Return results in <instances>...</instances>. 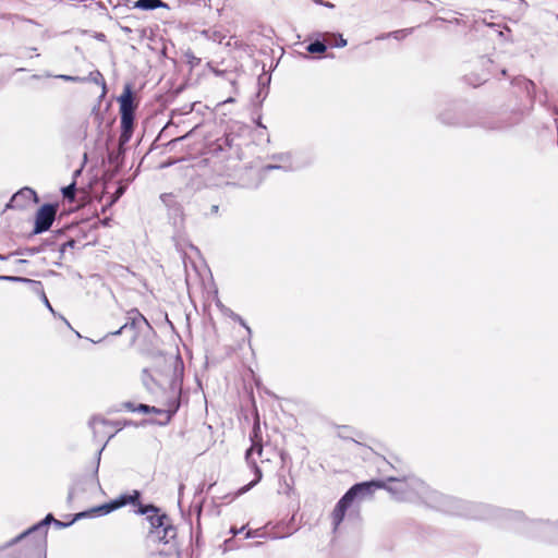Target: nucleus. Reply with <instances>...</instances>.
Here are the masks:
<instances>
[{
    "mask_svg": "<svg viewBox=\"0 0 558 558\" xmlns=\"http://www.w3.org/2000/svg\"><path fill=\"white\" fill-rule=\"evenodd\" d=\"M109 221H110L109 218H105L101 222H102L104 226H108Z\"/></svg>",
    "mask_w": 558,
    "mask_h": 558,
    "instance_id": "nucleus-51",
    "label": "nucleus"
},
{
    "mask_svg": "<svg viewBox=\"0 0 558 558\" xmlns=\"http://www.w3.org/2000/svg\"><path fill=\"white\" fill-rule=\"evenodd\" d=\"M73 498H74V489H73V488H71V489L69 490L68 498H66V501H68L69 506H71V505H72Z\"/></svg>",
    "mask_w": 558,
    "mask_h": 558,
    "instance_id": "nucleus-42",
    "label": "nucleus"
},
{
    "mask_svg": "<svg viewBox=\"0 0 558 558\" xmlns=\"http://www.w3.org/2000/svg\"><path fill=\"white\" fill-rule=\"evenodd\" d=\"M330 36L337 39L336 41L330 43L331 47L342 48L347 46L348 41L343 38L342 34H331Z\"/></svg>",
    "mask_w": 558,
    "mask_h": 558,
    "instance_id": "nucleus-30",
    "label": "nucleus"
},
{
    "mask_svg": "<svg viewBox=\"0 0 558 558\" xmlns=\"http://www.w3.org/2000/svg\"><path fill=\"white\" fill-rule=\"evenodd\" d=\"M557 19H558V15H557Z\"/></svg>",
    "mask_w": 558,
    "mask_h": 558,
    "instance_id": "nucleus-61",
    "label": "nucleus"
},
{
    "mask_svg": "<svg viewBox=\"0 0 558 558\" xmlns=\"http://www.w3.org/2000/svg\"><path fill=\"white\" fill-rule=\"evenodd\" d=\"M136 506L137 509L135 512L141 515H146V518H148V515L151 513L159 511V507L154 504H142L140 501V504H136Z\"/></svg>",
    "mask_w": 558,
    "mask_h": 558,
    "instance_id": "nucleus-23",
    "label": "nucleus"
},
{
    "mask_svg": "<svg viewBox=\"0 0 558 558\" xmlns=\"http://www.w3.org/2000/svg\"><path fill=\"white\" fill-rule=\"evenodd\" d=\"M120 116L135 114L137 102L135 101L133 87L131 83H126L122 94L118 97Z\"/></svg>",
    "mask_w": 558,
    "mask_h": 558,
    "instance_id": "nucleus-10",
    "label": "nucleus"
},
{
    "mask_svg": "<svg viewBox=\"0 0 558 558\" xmlns=\"http://www.w3.org/2000/svg\"><path fill=\"white\" fill-rule=\"evenodd\" d=\"M124 150L122 146H120L119 149L112 150L108 154V160L111 165H114L116 167H120L121 161L123 159Z\"/></svg>",
    "mask_w": 558,
    "mask_h": 558,
    "instance_id": "nucleus-26",
    "label": "nucleus"
},
{
    "mask_svg": "<svg viewBox=\"0 0 558 558\" xmlns=\"http://www.w3.org/2000/svg\"><path fill=\"white\" fill-rule=\"evenodd\" d=\"M390 37L391 36H390V32H389V33H384V34L378 35L375 39L376 40H385V39L390 38Z\"/></svg>",
    "mask_w": 558,
    "mask_h": 558,
    "instance_id": "nucleus-43",
    "label": "nucleus"
},
{
    "mask_svg": "<svg viewBox=\"0 0 558 558\" xmlns=\"http://www.w3.org/2000/svg\"><path fill=\"white\" fill-rule=\"evenodd\" d=\"M135 126V114L120 116V146L125 145L132 137Z\"/></svg>",
    "mask_w": 558,
    "mask_h": 558,
    "instance_id": "nucleus-12",
    "label": "nucleus"
},
{
    "mask_svg": "<svg viewBox=\"0 0 558 558\" xmlns=\"http://www.w3.org/2000/svg\"><path fill=\"white\" fill-rule=\"evenodd\" d=\"M86 78H88L87 82H93L101 86L102 93L100 95V99L104 98L107 93V85L102 74L98 70H96L90 72Z\"/></svg>",
    "mask_w": 558,
    "mask_h": 558,
    "instance_id": "nucleus-19",
    "label": "nucleus"
},
{
    "mask_svg": "<svg viewBox=\"0 0 558 558\" xmlns=\"http://www.w3.org/2000/svg\"><path fill=\"white\" fill-rule=\"evenodd\" d=\"M186 136H187V135H185V136H181V137H178V138L173 140V141H171L169 144H171V143H175V142H179V141H182V140H184Z\"/></svg>",
    "mask_w": 558,
    "mask_h": 558,
    "instance_id": "nucleus-50",
    "label": "nucleus"
},
{
    "mask_svg": "<svg viewBox=\"0 0 558 558\" xmlns=\"http://www.w3.org/2000/svg\"><path fill=\"white\" fill-rule=\"evenodd\" d=\"M219 211V206L218 205H211L210 207V215H217Z\"/></svg>",
    "mask_w": 558,
    "mask_h": 558,
    "instance_id": "nucleus-46",
    "label": "nucleus"
},
{
    "mask_svg": "<svg viewBox=\"0 0 558 558\" xmlns=\"http://www.w3.org/2000/svg\"><path fill=\"white\" fill-rule=\"evenodd\" d=\"M521 82L523 83V87L526 90V94L531 98H533V94L535 92V84H534V82H532L530 80H526V78H522Z\"/></svg>",
    "mask_w": 558,
    "mask_h": 558,
    "instance_id": "nucleus-32",
    "label": "nucleus"
},
{
    "mask_svg": "<svg viewBox=\"0 0 558 558\" xmlns=\"http://www.w3.org/2000/svg\"><path fill=\"white\" fill-rule=\"evenodd\" d=\"M428 505L444 513L466 517L471 519L507 518L521 520L523 513L520 511L498 509L487 504L463 500L453 496L433 490L427 496Z\"/></svg>",
    "mask_w": 558,
    "mask_h": 558,
    "instance_id": "nucleus-1",
    "label": "nucleus"
},
{
    "mask_svg": "<svg viewBox=\"0 0 558 558\" xmlns=\"http://www.w3.org/2000/svg\"><path fill=\"white\" fill-rule=\"evenodd\" d=\"M25 284L28 286L29 290L34 293V294H37L38 296H40L43 293H45V290H44V284L41 281H38V280H33V279H29V278H26Z\"/></svg>",
    "mask_w": 558,
    "mask_h": 558,
    "instance_id": "nucleus-25",
    "label": "nucleus"
},
{
    "mask_svg": "<svg viewBox=\"0 0 558 558\" xmlns=\"http://www.w3.org/2000/svg\"><path fill=\"white\" fill-rule=\"evenodd\" d=\"M124 191H125L124 187L119 186L114 193L113 202H116L118 198H120L123 195Z\"/></svg>",
    "mask_w": 558,
    "mask_h": 558,
    "instance_id": "nucleus-39",
    "label": "nucleus"
},
{
    "mask_svg": "<svg viewBox=\"0 0 558 558\" xmlns=\"http://www.w3.org/2000/svg\"><path fill=\"white\" fill-rule=\"evenodd\" d=\"M58 210V205L46 203L41 205L35 215L33 234H40L50 229Z\"/></svg>",
    "mask_w": 558,
    "mask_h": 558,
    "instance_id": "nucleus-8",
    "label": "nucleus"
},
{
    "mask_svg": "<svg viewBox=\"0 0 558 558\" xmlns=\"http://www.w3.org/2000/svg\"><path fill=\"white\" fill-rule=\"evenodd\" d=\"M501 74H502V75H506V74H507V70H506V69H502V70H501Z\"/></svg>",
    "mask_w": 558,
    "mask_h": 558,
    "instance_id": "nucleus-59",
    "label": "nucleus"
},
{
    "mask_svg": "<svg viewBox=\"0 0 558 558\" xmlns=\"http://www.w3.org/2000/svg\"><path fill=\"white\" fill-rule=\"evenodd\" d=\"M148 379L153 380L149 376L146 369L143 371V383L148 388Z\"/></svg>",
    "mask_w": 558,
    "mask_h": 558,
    "instance_id": "nucleus-41",
    "label": "nucleus"
},
{
    "mask_svg": "<svg viewBox=\"0 0 558 558\" xmlns=\"http://www.w3.org/2000/svg\"><path fill=\"white\" fill-rule=\"evenodd\" d=\"M247 463H248V465H251L253 468L254 473H255V478L250 484L240 488V490H239L240 494H244V493L248 492L253 486H255L258 482H260V480L263 477L262 470L258 468V465L256 464V462L254 460H252L250 458V462H247Z\"/></svg>",
    "mask_w": 558,
    "mask_h": 558,
    "instance_id": "nucleus-18",
    "label": "nucleus"
},
{
    "mask_svg": "<svg viewBox=\"0 0 558 558\" xmlns=\"http://www.w3.org/2000/svg\"><path fill=\"white\" fill-rule=\"evenodd\" d=\"M225 311V313L234 322L239 323L243 328H245L248 337L252 336V329L251 327L246 324V322L236 313H234L233 311H231L230 308H226L223 306H221Z\"/></svg>",
    "mask_w": 558,
    "mask_h": 558,
    "instance_id": "nucleus-22",
    "label": "nucleus"
},
{
    "mask_svg": "<svg viewBox=\"0 0 558 558\" xmlns=\"http://www.w3.org/2000/svg\"><path fill=\"white\" fill-rule=\"evenodd\" d=\"M32 197L37 198L36 192L31 187H22L20 191L12 195L11 199L5 205V209L22 208Z\"/></svg>",
    "mask_w": 558,
    "mask_h": 558,
    "instance_id": "nucleus-13",
    "label": "nucleus"
},
{
    "mask_svg": "<svg viewBox=\"0 0 558 558\" xmlns=\"http://www.w3.org/2000/svg\"><path fill=\"white\" fill-rule=\"evenodd\" d=\"M136 407L137 405L131 401H126V402L122 403V408L130 412H137Z\"/></svg>",
    "mask_w": 558,
    "mask_h": 558,
    "instance_id": "nucleus-36",
    "label": "nucleus"
},
{
    "mask_svg": "<svg viewBox=\"0 0 558 558\" xmlns=\"http://www.w3.org/2000/svg\"><path fill=\"white\" fill-rule=\"evenodd\" d=\"M82 513H84V511H81V512H77L75 514L72 515V519L69 521V522H63V521H60V520H57L56 519V522H54V526L57 529H66L69 526H71L72 524H74L76 521L78 520H82V519H90V518H96V514H87V515H84V517H80Z\"/></svg>",
    "mask_w": 558,
    "mask_h": 558,
    "instance_id": "nucleus-20",
    "label": "nucleus"
},
{
    "mask_svg": "<svg viewBox=\"0 0 558 558\" xmlns=\"http://www.w3.org/2000/svg\"><path fill=\"white\" fill-rule=\"evenodd\" d=\"M290 157H291V155L289 153L274 156L275 159H278L279 161H282V162L288 161L290 159Z\"/></svg>",
    "mask_w": 558,
    "mask_h": 558,
    "instance_id": "nucleus-38",
    "label": "nucleus"
},
{
    "mask_svg": "<svg viewBox=\"0 0 558 558\" xmlns=\"http://www.w3.org/2000/svg\"><path fill=\"white\" fill-rule=\"evenodd\" d=\"M39 299L41 300V302L44 303V305H45V306H46V307H47V308H48V310H49L53 315H56V312H54V310H53L52 305L50 304V302H49V300H48V298H47L46 293H43V294L39 296Z\"/></svg>",
    "mask_w": 558,
    "mask_h": 558,
    "instance_id": "nucleus-35",
    "label": "nucleus"
},
{
    "mask_svg": "<svg viewBox=\"0 0 558 558\" xmlns=\"http://www.w3.org/2000/svg\"><path fill=\"white\" fill-rule=\"evenodd\" d=\"M142 325L149 326L148 320L137 308H133L128 313V322L123 324L118 330L110 332L109 335H121V332L129 327L140 330L142 329Z\"/></svg>",
    "mask_w": 558,
    "mask_h": 558,
    "instance_id": "nucleus-11",
    "label": "nucleus"
},
{
    "mask_svg": "<svg viewBox=\"0 0 558 558\" xmlns=\"http://www.w3.org/2000/svg\"><path fill=\"white\" fill-rule=\"evenodd\" d=\"M166 197H168V195H167V194L161 195V199H162L163 202H166Z\"/></svg>",
    "mask_w": 558,
    "mask_h": 558,
    "instance_id": "nucleus-57",
    "label": "nucleus"
},
{
    "mask_svg": "<svg viewBox=\"0 0 558 558\" xmlns=\"http://www.w3.org/2000/svg\"><path fill=\"white\" fill-rule=\"evenodd\" d=\"M251 447L245 452L246 462H250V457L256 452L258 456L263 452L262 432L258 424H255L250 436Z\"/></svg>",
    "mask_w": 558,
    "mask_h": 558,
    "instance_id": "nucleus-14",
    "label": "nucleus"
},
{
    "mask_svg": "<svg viewBox=\"0 0 558 558\" xmlns=\"http://www.w3.org/2000/svg\"><path fill=\"white\" fill-rule=\"evenodd\" d=\"M16 263H19V264H25V263H27V260H26V259H19Z\"/></svg>",
    "mask_w": 558,
    "mask_h": 558,
    "instance_id": "nucleus-55",
    "label": "nucleus"
},
{
    "mask_svg": "<svg viewBox=\"0 0 558 558\" xmlns=\"http://www.w3.org/2000/svg\"><path fill=\"white\" fill-rule=\"evenodd\" d=\"M233 101H234V99H233L232 97H230V98H228V99L226 100V102H233Z\"/></svg>",
    "mask_w": 558,
    "mask_h": 558,
    "instance_id": "nucleus-56",
    "label": "nucleus"
},
{
    "mask_svg": "<svg viewBox=\"0 0 558 558\" xmlns=\"http://www.w3.org/2000/svg\"><path fill=\"white\" fill-rule=\"evenodd\" d=\"M12 254H9V255H2L0 254V260H7L9 259V257L11 256Z\"/></svg>",
    "mask_w": 558,
    "mask_h": 558,
    "instance_id": "nucleus-49",
    "label": "nucleus"
},
{
    "mask_svg": "<svg viewBox=\"0 0 558 558\" xmlns=\"http://www.w3.org/2000/svg\"><path fill=\"white\" fill-rule=\"evenodd\" d=\"M193 59H191L190 61V64H193L194 60H196V57H192ZM199 62V59H197V63Z\"/></svg>",
    "mask_w": 558,
    "mask_h": 558,
    "instance_id": "nucleus-52",
    "label": "nucleus"
},
{
    "mask_svg": "<svg viewBox=\"0 0 558 558\" xmlns=\"http://www.w3.org/2000/svg\"><path fill=\"white\" fill-rule=\"evenodd\" d=\"M438 120L449 126H454L460 124L459 114L453 107H448L444 111H441L438 116Z\"/></svg>",
    "mask_w": 558,
    "mask_h": 558,
    "instance_id": "nucleus-16",
    "label": "nucleus"
},
{
    "mask_svg": "<svg viewBox=\"0 0 558 558\" xmlns=\"http://www.w3.org/2000/svg\"><path fill=\"white\" fill-rule=\"evenodd\" d=\"M105 446H102L96 453V466H95V474L98 473V470H99V463H100V458H101V453H102V450H104Z\"/></svg>",
    "mask_w": 558,
    "mask_h": 558,
    "instance_id": "nucleus-37",
    "label": "nucleus"
},
{
    "mask_svg": "<svg viewBox=\"0 0 558 558\" xmlns=\"http://www.w3.org/2000/svg\"><path fill=\"white\" fill-rule=\"evenodd\" d=\"M193 59H191L190 61V64H193L194 60H196V57H192ZM199 62V59H197V63Z\"/></svg>",
    "mask_w": 558,
    "mask_h": 558,
    "instance_id": "nucleus-53",
    "label": "nucleus"
},
{
    "mask_svg": "<svg viewBox=\"0 0 558 558\" xmlns=\"http://www.w3.org/2000/svg\"><path fill=\"white\" fill-rule=\"evenodd\" d=\"M26 277L20 276H9V275H0V281H9V282H21L24 283Z\"/></svg>",
    "mask_w": 558,
    "mask_h": 558,
    "instance_id": "nucleus-33",
    "label": "nucleus"
},
{
    "mask_svg": "<svg viewBox=\"0 0 558 558\" xmlns=\"http://www.w3.org/2000/svg\"><path fill=\"white\" fill-rule=\"evenodd\" d=\"M90 226L86 222V221H81L78 223H75V225H70L65 228H62L60 230H58V234L61 235V234H65L66 232L70 234V238L66 240V242H64L61 246H60V257H62L64 255V252L68 247L70 248H74L76 243H77V240L75 239V236H78L80 234L83 235V238H87V233H86V230L89 229Z\"/></svg>",
    "mask_w": 558,
    "mask_h": 558,
    "instance_id": "nucleus-9",
    "label": "nucleus"
},
{
    "mask_svg": "<svg viewBox=\"0 0 558 558\" xmlns=\"http://www.w3.org/2000/svg\"><path fill=\"white\" fill-rule=\"evenodd\" d=\"M140 500L141 493L138 490H133L132 494H122L113 500L84 510V513H82L80 517H84L87 514H96V517L107 515L112 511L120 509L126 505L136 506V504H140Z\"/></svg>",
    "mask_w": 558,
    "mask_h": 558,
    "instance_id": "nucleus-6",
    "label": "nucleus"
},
{
    "mask_svg": "<svg viewBox=\"0 0 558 558\" xmlns=\"http://www.w3.org/2000/svg\"><path fill=\"white\" fill-rule=\"evenodd\" d=\"M36 50H37V48H35V47L24 48L23 52L20 54V57H29V58H32V56L28 54V51H36Z\"/></svg>",
    "mask_w": 558,
    "mask_h": 558,
    "instance_id": "nucleus-40",
    "label": "nucleus"
},
{
    "mask_svg": "<svg viewBox=\"0 0 558 558\" xmlns=\"http://www.w3.org/2000/svg\"><path fill=\"white\" fill-rule=\"evenodd\" d=\"M133 8L143 11H153L159 8L169 9V5L162 0H136Z\"/></svg>",
    "mask_w": 558,
    "mask_h": 558,
    "instance_id": "nucleus-17",
    "label": "nucleus"
},
{
    "mask_svg": "<svg viewBox=\"0 0 558 558\" xmlns=\"http://www.w3.org/2000/svg\"><path fill=\"white\" fill-rule=\"evenodd\" d=\"M56 518L52 513L46 514V517L40 520L39 522L35 523L31 527H28L26 531L21 533L20 535L15 536L8 543H5L3 546L0 547V550L7 549L23 539L29 537L27 542V547L29 553H36L40 555V553L46 548L47 544V527L50 524H54Z\"/></svg>",
    "mask_w": 558,
    "mask_h": 558,
    "instance_id": "nucleus-4",
    "label": "nucleus"
},
{
    "mask_svg": "<svg viewBox=\"0 0 558 558\" xmlns=\"http://www.w3.org/2000/svg\"><path fill=\"white\" fill-rule=\"evenodd\" d=\"M413 28H404L390 32V36L397 40H402L412 33Z\"/></svg>",
    "mask_w": 558,
    "mask_h": 558,
    "instance_id": "nucleus-29",
    "label": "nucleus"
},
{
    "mask_svg": "<svg viewBox=\"0 0 558 558\" xmlns=\"http://www.w3.org/2000/svg\"><path fill=\"white\" fill-rule=\"evenodd\" d=\"M43 77H54V78L62 80L64 82H72V83H85L88 80L85 76H74V75H68V74L53 75L49 71H45L43 74H33L31 76L32 80H40Z\"/></svg>",
    "mask_w": 558,
    "mask_h": 558,
    "instance_id": "nucleus-15",
    "label": "nucleus"
},
{
    "mask_svg": "<svg viewBox=\"0 0 558 558\" xmlns=\"http://www.w3.org/2000/svg\"><path fill=\"white\" fill-rule=\"evenodd\" d=\"M531 524L535 525V526H539L544 530H550V531L558 527V522L551 523L549 521H543V520L532 521Z\"/></svg>",
    "mask_w": 558,
    "mask_h": 558,
    "instance_id": "nucleus-28",
    "label": "nucleus"
},
{
    "mask_svg": "<svg viewBox=\"0 0 558 558\" xmlns=\"http://www.w3.org/2000/svg\"><path fill=\"white\" fill-rule=\"evenodd\" d=\"M15 71H16V72H22V71H25V69H24V68H19V69H16Z\"/></svg>",
    "mask_w": 558,
    "mask_h": 558,
    "instance_id": "nucleus-58",
    "label": "nucleus"
},
{
    "mask_svg": "<svg viewBox=\"0 0 558 558\" xmlns=\"http://www.w3.org/2000/svg\"><path fill=\"white\" fill-rule=\"evenodd\" d=\"M244 530V526H242L241 529H235V527H232L230 530V532L233 534V535H238L239 533H241L242 531Z\"/></svg>",
    "mask_w": 558,
    "mask_h": 558,
    "instance_id": "nucleus-47",
    "label": "nucleus"
},
{
    "mask_svg": "<svg viewBox=\"0 0 558 558\" xmlns=\"http://www.w3.org/2000/svg\"><path fill=\"white\" fill-rule=\"evenodd\" d=\"M233 137L231 135H225L218 140L219 149H223L225 147H232Z\"/></svg>",
    "mask_w": 558,
    "mask_h": 558,
    "instance_id": "nucleus-31",
    "label": "nucleus"
},
{
    "mask_svg": "<svg viewBox=\"0 0 558 558\" xmlns=\"http://www.w3.org/2000/svg\"><path fill=\"white\" fill-rule=\"evenodd\" d=\"M282 167L281 166H278V165H268L266 166V169L267 170H274V169H281Z\"/></svg>",
    "mask_w": 558,
    "mask_h": 558,
    "instance_id": "nucleus-48",
    "label": "nucleus"
},
{
    "mask_svg": "<svg viewBox=\"0 0 558 558\" xmlns=\"http://www.w3.org/2000/svg\"><path fill=\"white\" fill-rule=\"evenodd\" d=\"M193 59H191L190 61V64H193L194 60H196V57H192ZM199 62V59H197V63Z\"/></svg>",
    "mask_w": 558,
    "mask_h": 558,
    "instance_id": "nucleus-54",
    "label": "nucleus"
},
{
    "mask_svg": "<svg viewBox=\"0 0 558 558\" xmlns=\"http://www.w3.org/2000/svg\"><path fill=\"white\" fill-rule=\"evenodd\" d=\"M107 422L106 420L104 418H99V417H93L89 420V427L94 430V433L96 434V427L98 425H105Z\"/></svg>",
    "mask_w": 558,
    "mask_h": 558,
    "instance_id": "nucleus-34",
    "label": "nucleus"
},
{
    "mask_svg": "<svg viewBox=\"0 0 558 558\" xmlns=\"http://www.w3.org/2000/svg\"><path fill=\"white\" fill-rule=\"evenodd\" d=\"M27 251H28L29 255H35L37 253H40L41 248L40 247H31Z\"/></svg>",
    "mask_w": 558,
    "mask_h": 558,
    "instance_id": "nucleus-45",
    "label": "nucleus"
},
{
    "mask_svg": "<svg viewBox=\"0 0 558 558\" xmlns=\"http://www.w3.org/2000/svg\"><path fill=\"white\" fill-rule=\"evenodd\" d=\"M381 487H386V482L381 480H371L352 485L339 499L333 508V531H336L342 523L348 509L353 505L354 501H361L371 497L376 489Z\"/></svg>",
    "mask_w": 558,
    "mask_h": 558,
    "instance_id": "nucleus-2",
    "label": "nucleus"
},
{
    "mask_svg": "<svg viewBox=\"0 0 558 558\" xmlns=\"http://www.w3.org/2000/svg\"><path fill=\"white\" fill-rule=\"evenodd\" d=\"M251 536H252V535H251V533L248 532V533L246 534L245 538H250Z\"/></svg>",
    "mask_w": 558,
    "mask_h": 558,
    "instance_id": "nucleus-60",
    "label": "nucleus"
},
{
    "mask_svg": "<svg viewBox=\"0 0 558 558\" xmlns=\"http://www.w3.org/2000/svg\"><path fill=\"white\" fill-rule=\"evenodd\" d=\"M218 1H219V0H204L205 5H207V7H209V8H211V7L216 5V4H218Z\"/></svg>",
    "mask_w": 558,
    "mask_h": 558,
    "instance_id": "nucleus-44",
    "label": "nucleus"
},
{
    "mask_svg": "<svg viewBox=\"0 0 558 558\" xmlns=\"http://www.w3.org/2000/svg\"><path fill=\"white\" fill-rule=\"evenodd\" d=\"M417 481L414 477H397L389 476L387 478L386 487H383L389 492L396 499L405 500L409 498L410 490L414 489Z\"/></svg>",
    "mask_w": 558,
    "mask_h": 558,
    "instance_id": "nucleus-7",
    "label": "nucleus"
},
{
    "mask_svg": "<svg viewBox=\"0 0 558 558\" xmlns=\"http://www.w3.org/2000/svg\"><path fill=\"white\" fill-rule=\"evenodd\" d=\"M177 363L181 364V371L178 372V368L175 367L173 371V376L170 381V390L172 396L168 398L167 401V408L166 409H159L156 407H151L148 404L140 403L136 407L137 412L149 414L155 413L163 416L162 421H159V425H167L170 423L173 415L179 411L181 405V392H182V383H183V373H182V362L179 360Z\"/></svg>",
    "mask_w": 558,
    "mask_h": 558,
    "instance_id": "nucleus-3",
    "label": "nucleus"
},
{
    "mask_svg": "<svg viewBox=\"0 0 558 558\" xmlns=\"http://www.w3.org/2000/svg\"><path fill=\"white\" fill-rule=\"evenodd\" d=\"M149 522V531L147 537L154 543L169 544L177 536V527L173 525L170 517L159 511L151 513L146 518Z\"/></svg>",
    "mask_w": 558,
    "mask_h": 558,
    "instance_id": "nucleus-5",
    "label": "nucleus"
},
{
    "mask_svg": "<svg viewBox=\"0 0 558 558\" xmlns=\"http://www.w3.org/2000/svg\"><path fill=\"white\" fill-rule=\"evenodd\" d=\"M328 45L320 39H315L306 46V51L310 53H324L326 52Z\"/></svg>",
    "mask_w": 558,
    "mask_h": 558,
    "instance_id": "nucleus-21",
    "label": "nucleus"
},
{
    "mask_svg": "<svg viewBox=\"0 0 558 558\" xmlns=\"http://www.w3.org/2000/svg\"><path fill=\"white\" fill-rule=\"evenodd\" d=\"M202 35L205 36L208 40H213L218 44H221L226 37L220 31L213 28L204 29Z\"/></svg>",
    "mask_w": 558,
    "mask_h": 558,
    "instance_id": "nucleus-24",
    "label": "nucleus"
},
{
    "mask_svg": "<svg viewBox=\"0 0 558 558\" xmlns=\"http://www.w3.org/2000/svg\"><path fill=\"white\" fill-rule=\"evenodd\" d=\"M61 192H62V195L64 196V198H68V199H71V201L74 199L75 195H76V184H75V182H72L69 185L62 187Z\"/></svg>",
    "mask_w": 558,
    "mask_h": 558,
    "instance_id": "nucleus-27",
    "label": "nucleus"
}]
</instances>
